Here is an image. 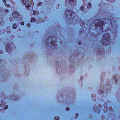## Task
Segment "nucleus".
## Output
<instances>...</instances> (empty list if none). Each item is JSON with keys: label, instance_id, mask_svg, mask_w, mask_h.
I'll list each match as a JSON object with an SVG mask.
<instances>
[{"label": "nucleus", "instance_id": "obj_37", "mask_svg": "<svg viewBox=\"0 0 120 120\" xmlns=\"http://www.w3.org/2000/svg\"><path fill=\"white\" fill-rule=\"evenodd\" d=\"M102 51H104V50H102Z\"/></svg>", "mask_w": 120, "mask_h": 120}, {"label": "nucleus", "instance_id": "obj_25", "mask_svg": "<svg viewBox=\"0 0 120 120\" xmlns=\"http://www.w3.org/2000/svg\"><path fill=\"white\" fill-rule=\"evenodd\" d=\"M81 41H79L78 42V44L79 45H80L81 43Z\"/></svg>", "mask_w": 120, "mask_h": 120}, {"label": "nucleus", "instance_id": "obj_34", "mask_svg": "<svg viewBox=\"0 0 120 120\" xmlns=\"http://www.w3.org/2000/svg\"><path fill=\"white\" fill-rule=\"evenodd\" d=\"M33 4H34V2H33Z\"/></svg>", "mask_w": 120, "mask_h": 120}, {"label": "nucleus", "instance_id": "obj_2", "mask_svg": "<svg viewBox=\"0 0 120 120\" xmlns=\"http://www.w3.org/2000/svg\"><path fill=\"white\" fill-rule=\"evenodd\" d=\"M64 16L66 20L72 23L78 22L82 28H85V24L84 22L75 13L70 10H67L64 12Z\"/></svg>", "mask_w": 120, "mask_h": 120}, {"label": "nucleus", "instance_id": "obj_4", "mask_svg": "<svg viewBox=\"0 0 120 120\" xmlns=\"http://www.w3.org/2000/svg\"><path fill=\"white\" fill-rule=\"evenodd\" d=\"M52 37L50 36V37H48V38H47L46 40H45V44L47 46L49 45V44L50 43H51V47L52 48H53L54 49H56L57 48V45L56 43L57 42L56 39L53 41L52 40Z\"/></svg>", "mask_w": 120, "mask_h": 120}, {"label": "nucleus", "instance_id": "obj_35", "mask_svg": "<svg viewBox=\"0 0 120 120\" xmlns=\"http://www.w3.org/2000/svg\"><path fill=\"white\" fill-rule=\"evenodd\" d=\"M96 109H95L94 110V111H95V112H96V111H95V110Z\"/></svg>", "mask_w": 120, "mask_h": 120}, {"label": "nucleus", "instance_id": "obj_27", "mask_svg": "<svg viewBox=\"0 0 120 120\" xmlns=\"http://www.w3.org/2000/svg\"><path fill=\"white\" fill-rule=\"evenodd\" d=\"M75 115L76 116H78L79 115V114L78 113H76Z\"/></svg>", "mask_w": 120, "mask_h": 120}, {"label": "nucleus", "instance_id": "obj_7", "mask_svg": "<svg viewBox=\"0 0 120 120\" xmlns=\"http://www.w3.org/2000/svg\"><path fill=\"white\" fill-rule=\"evenodd\" d=\"M23 3V4L25 6L26 8V9L28 11H30L29 8L31 7L29 5V2L28 0H22Z\"/></svg>", "mask_w": 120, "mask_h": 120}, {"label": "nucleus", "instance_id": "obj_8", "mask_svg": "<svg viewBox=\"0 0 120 120\" xmlns=\"http://www.w3.org/2000/svg\"><path fill=\"white\" fill-rule=\"evenodd\" d=\"M10 47V44L9 43H7L6 45L5 49L6 51L9 53H11V49Z\"/></svg>", "mask_w": 120, "mask_h": 120}, {"label": "nucleus", "instance_id": "obj_32", "mask_svg": "<svg viewBox=\"0 0 120 120\" xmlns=\"http://www.w3.org/2000/svg\"><path fill=\"white\" fill-rule=\"evenodd\" d=\"M101 93H103V92H101Z\"/></svg>", "mask_w": 120, "mask_h": 120}, {"label": "nucleus", "instance_id": "obj_26", "mask_svg": "<svg viewBox=\"0 0 120 120\" xmlns=\"http://www.w3.org/2000/svg\"><path fill=\"white\" fill-rule=\"evenodd\" d=\"M0 53L1 54H2L3 53V51L2 50H0Z\"/></svg>", "mask_w": 120, "mask_h": 120}, {"label": "nucleus", "instance_id": "obj_24", "mask_svg": "<svg viewBox=\"0 0 120 120\" xmlns=\"http://www.w3.org/2000/svg\"><path fill=\"white\" fill-rule=\"evenodd\" d=\"M3 1L5 4V3H6V0H3Z\"/></svg>", "mask_w": 120, "mask_h": 120}, {"label": "nucleus", "instance_id": "obj_19", "mask_svg": "<svg viewBox=\"0 0 120 120\" xmlns=\"http://www.w3.org/2000/svg\"><path fill=\"white\" fill-rule=\"evenodd\" d=\"M8 108V105H6V106H5L4 108V109H7Z\"/></svg>", "mask_w": 120, "mask_h": 120}, {"label": "nucleus", "instance_id": "obj_13", "mask_svg": "<svg viewBox=\"0 0 120 120\" xmlns=\"http://www.w3.org/2000/svg\"><path fill=\"white\" fill-rule=\"evenodd\" d=\"M59 117L58 116H56L54 117V119L55 120H58L59 119Z\"/></svg>", "mask_w": 120, "mask_h": 120}, {"label": "nucleus", "instance_id": "obj_12", "mask_svg": "<svg viewBox=\"0 0 120 120\" xmlns=\"http://www.w3.org/2000/svg\"><path fill=\"white\" fill-rule=\"evenodd\" d=\"M16 27H17L15 23L13 25L12 28L13 29H15L16 28Z\"/></svg>", "mask_w": 120, "mask_h": 120}, {"label": "nucleus", "instance_id": "obj_30", "mask_svg": "<svg viewBox=\"0 0 120 120\" xmlns=\"http://www.w3.org/2000/svg\"><path fill=\"white\" fill-rule=\"evenodd\" d=\"M59 6H60V4H58V8Z\"/></svg>", "mask_w": 120, "mask_h": 120}, {"label": "nucleus", "instance_id": "obj_18", "mask_svg": "<svg viewBox=\"0 0 120 120\" xmlns=\"http://www.w3.org/2000/svg\"><path fill=\"white\" fill-rule=\"evenodd\" d=\"M97 109V107H95V106H94L93 108V110H94L95 109Z\"/></svg>", "mask_w": 120, "mask_h": 120}, {"label": "nucleus", "instance_id": "obj_33", "mask_svg": "<svg viewBox=\"0 0 120 120\" xmlns=\"http://www.w3.org/2000/svg\"><path fill=\"white\" fill-rule=\"evenodd\" d=\"M81 80H82V78H81Z\"/></svg>", "mask_w": 120, "mask_h": 120}, {"label": "nucleus", "instance_id": "obj_22", "mask_svg": "<svg viewBox=\"0 0 120 120\" xmlns=\"http://www.w3.org/2000/svg\"><path fill=\"white\" fill-rule=\"evenodd\" d=\"M20 24L22 25H23L24 24V23L23 22H21L20 23Z\"/></svg>", "mask_w": 120, "mask_h": 120}, {"label": "nucleus", "instance_id": "obj_36", "mask_svg": "<svg viewBox=\"0 0 120 120\" xmlns=\"http://www.w3.org/2000/svg\"><path fill=\"white\" fill-rule=\"evenodd\" d=\"M96 109H95L94 110V111H95V112H96V111H95V110Z\"/></svg>", "mask_w": 120, "mask_h": 120}, {"label": "nucleus", "instance_id": "obj_31", "mask_svg": "<svg viewBox=\"0 0 120 120\" xmlns=\"http://www.w3.org/2000/svg\"><path fill=\"white\" fill-rule=\"evenodd\" d=\"M9 32V33L10 32V31H8L7 32Z\"/></svg>", "mask_w": 120, "mask_h": 120}, {"label": "nucleus", "instance_id": "obj_21", "mask_svg": "<svg viewBox=\"0 0 120 120\" xmlns=\"http://www.w3.org/2000/svg\"><path fill=\"white\" fill-rule=\"evenodd\" d=\"M26 25L28 27H29L30 26V24L29 23H28Z\"/></svg>", "mask_w": 120, "mask_h": 120}, {"label": "nucleus", "instance_id": "obj_17", "mask_svg": "<svg viewBox=\"0 0 120 120\" xmlns=\"http://www.w3.org/2000/svg\"><path fill=\"white\" fill-rule=\"evenodd\" d=\"M42 4V2H39L37 6H40Z\"/></svg>", "mask_w": 120, "mask_h": 120}, {"label": "nucleus", "instance_id": "obj_29", "mask_svg": "<svg viewBox=\"0 0 120 120\" xmlns=\"http://www.w3.org/2000/svg\"><path fill=\"white\" fill-rule=\"evenodd\" d=\"M102 117H104V118H105V117L104 116H102L101 118H102Z\"/></svg>", "mask_w": 120, "mask_h": 120}, {"label": "nucleus", "instance_id": "obj_5", "mask_svg": "<svg viewBox=\"0 0 120 120\" xmlns=\"http://www.w3.org/2000/svg\"><path fill=\"white\" fill-rule=\"evenodd\" d=\"M92 7L91 4L90 3H89L87 5L86 8H85L83 6L80 7V10L83 12V14H85L87 13L89 11V9Z\"/></svg>", "mask_w": 120, "mask_h": 120}, {"label": "nucleus", "instance_id": "obj_6", "mask_svg": "<svg viewBox=\"0 0 120 120\" xmlns=\"http://www.w3.org/2000/svg\"><path fill=\"white\" fill-rule=\"evenodd\" d=\"M69 3L71 6L75 7L76 4V1L75 0H66L65 2L66 4Z\"/></svg>", "mask_w": 120, "mask_h": 120}, {"label": "nucleus", "instance_id": "obj_15", "mask_svg": "<svg viewBox=\"0 0 120 120\" xmlns=\"http://www.w3.org/2000/svg\"><path fill=\"white\" fill-rule=\"evenodd\" d=\"M4 5L8 7L9 8L10 7V5L8 4H7L6 3H5V4H4Z\"/></svg>", "mask_w": 120, "mask_h": 120}, {"label": "nucleus", "instance_id": "obj_11", "mask_svg": "<svg viewBox=\"0 0 120 120\" xmlns=\"http://www.w3.org/2000/svg\"><path fill=\"white\" fill-rule=\"evenodd\" d=\"M84 32V29L82 28H81L80 29L79 34H82Z\"/></svg>", "mask_w": 120, "mask_h": 120}, {"label": "nucleus", "instance_id": "obj_1", "mask_svg": "<svg viewBox=\"0 0 120 120\" xmlns=\"http://www.w3.org/2000/svg\"><path fill=\"white\" fill-rule=\"evenodd\" d=\"M108 22H104L103 20L100 19L95 20L94 18H92L88 20L87 24L88 26L89 29L95 30L96 31L97 34H95V33L90 32V33L92 38H94L93 40L95 42L94 39H97V37L99 34H102L104 32V30L105 31H110L111 29L113 28V24L112 20H108Z\"/></svg>", "mask_w": 120, "mask_h": 120}, {"label": "nucleus", "instance_id": "obj_16", "mask_svg": "<svg viewBox=\"0 0 120 120\" xmlns=\"http://www.w3.org/2000/svg\"><path fill=\"white\" fill-rule=\"evenodd\" d=\"M37 12L36 11H33V15H36V14L37 13Z\"/></svg>", "mask_w": 120, "mask_h": 120}, {"label": "nucleus", "instance_id": "obj_3", "mask_svg": "<svg viewBox=\"0 0 120 120\" xmlns=\"http://www.w3.org/2000/svg\"><path fill=\"white\" fill-rule=\"evenodd\" d=\"M103 38L101 40L102 44L104 45H109L110 41H111L110 34L109 33H106L103 35Z\"/></svg>", "mask_w": 120, "mask_h": 120}, {"label": "nucleus", "instance_id": "obj_28", "mask_svg": "<svg viewBox=\"0 0 120 120\" xmlns=\"http://www.w3.org/2000/svg\"><path fill=\"white\" fill-rule=\"evenodd\" d=\"M114 77V79L116 80V77L115 76H114V77Z\"/></svg>", "mask_w": 120, "mask_h": 120}, {"label": "nucleus", "instance_id": "obj_20", "mask_svg": "<svg viewBox=\"0 0 120 120\" xmlns=\"http://www.w3.org/2000/svg\"><path fill=\"white\" fill-rule=\"evenodd\" d=\"M5 12L6 13H8L9 12V11L7 9H5L4 10Z\"/></svg>", "mask_w": 120, "mask_h": 120}, {"label": "nucleus", "instance_id": "obj_23", "mask_svg": "<svg viewBox=\"0 0 120 120\" xmlns=\"http://www.w3.org/2000/svg\"><path fill=\"white\" fill-rule=\"evenodd\" d=\"M70 109V108H69V107H67L66 108V110L67 111H68Z\"/></svg>", "mask_w": 120, "mask_h": 120}, {"label": "nucleus", "instance_id": "obj_9", "mask_svg": "<svg viewBox=\"0 0 120 120\" xmlns=\"http://www.w3.org/2000/svg\"><path fill=\"white\" fill-rule=\"evenodd\" d=\"M12 16L13 18L17 19L19 18L20 16L19 13L16 11H14L12 13Z\"/></svg>", "mask_w": 120, "mask_h": 120}, {"label": "nucleus", "instance_id": "obj_14", "mask_svg": "<svg viewBox=\"0 0 120 120\" xmlns=\"http://www.w3.org/2000/svg\"><path fill=\"white\" fill-rule=\"evenodd\" d=\"M35 20V19L34 18H32L30 20V22H32L33 21H34Z\"/></svg>", "mask_w": 120, "mask_h": 120}, {"label": "nucleus", "instance_id": "obj_10", "mask_svg": "<svg viewBox=\"0 0 120 120\" xmlns=\"http://www.w3.org/2000/svg\"><path fill=\"white\" fill-rule=\"evenodd\" d=\"M102 47L101 46H98L97 48V51L98 52V53L99 54H102V53H101V50H100V49H102Z\"/></svg>", "mask_w": 120, "mask_h": 120}]
</instances>
